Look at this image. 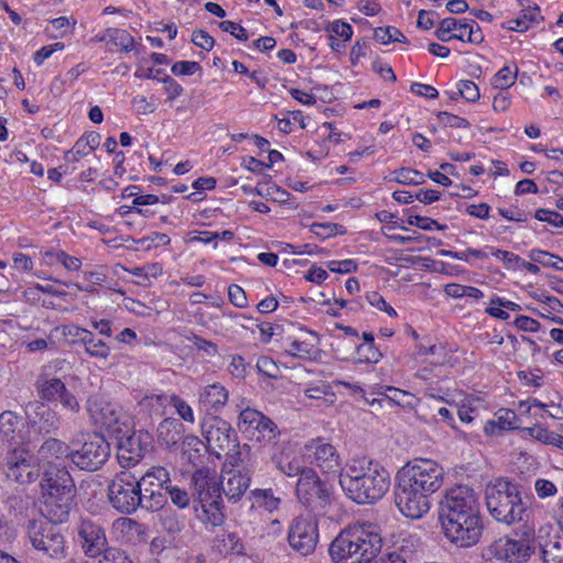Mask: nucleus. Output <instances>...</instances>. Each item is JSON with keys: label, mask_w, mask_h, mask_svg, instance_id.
<instances>
[{"label": "nucleus", "mask_w": 563, "mask_h": 563, "mask_svg": "<svg viewBox=\"0 0 563 563\" xmlns=\"http://www.w3.org/2000/svg\"><path fill=\"white\" fill-rule=\"evenodd\" d=\"M444 479L443 467L433 460L408 462L397 474L395 504L400 512L419 519L430 509V496L440 489Z\"/></svg>", "instance_id": "1"}, {"label": "nucleus", "mask_w": 563, "mask_h": 563, "mask_svg": "<svg viewBox=\"0 0 563 563\" xmlns=\"http://www.w3.org/2000/svg\"><path fill=\"white\" fill-rule=\"evenodd\" d=\"M380 527L369 521L347 525L332 540L329 554L334 563H371L382 551Z\"/></svg>", "instance_id": "2"}, {"label": "nucleus", "mask_w": 563, "mask_h": 563, "mask_svg": "<svg viewBox=\"0 0 563 563\" xmlns=\"http://www.w3.org/2000/svg\"><path fill=\"white\" fill-rule=\"evenodd\" d=\"M340 485L353 501L373 504L388 492L390 476L377 462L366 457L352 459L340 473Z\"/></svg>", "instance_id": "3"}, {"label": "nucleus", "mask_w": 563, "mask_h": 563, "mask_svg": "<svg viewBox=\"0 0 563 563\" xmlns=\"http://www.w3.org/2000/svg\"><path fill=\"white\" fill-rule=\"evenodd\" d=\"M191 489L198 519L211 528L221 526L223 512L222 493L214 472L199 468L191 476Z\"/></svg>", "instance_id": "4"}, {"label": "nucleus", "mask_w": 563, "mask_h": 563, "mask_svg": "<svg viewBox=\"0 0 563 563\" xmlns=\"http://www.w3.org/2000/svg\"><path fill=\"white\" fill-rule=\"evenodd\" d=\"M485 498L487 509L495 520L508 526L522 520L526 506L518 485L498 478L487 485Z\"/></svg>", "instance_id": "5"}, {"label": "nucleus", "mask_w": 563, "mask_h": 563, "mask_svg": "<svg viewBox=\"0 0 563 563\" xmlns=\"http://www.w3.org/2000/svg\"><path fill=\"white\" fill-rule=\"evenodd\" d=\"M536 551L533 529L522 527L512 534L492 542L483 552L486 560L496 559L507 563H525Z\"/></svg>", "instance_id": "6"}, {"label": "nucleus", "mask_w": 563, "mask_h": 563, "mask_svg": "<svg viewBox=\"0 0 563 563\" xmlns=\"http://www.w3.org/2000/svg\"><path fill=\"white\" fill-rule=\"evenodd\" d=\"M76 541L85 556L97 559L98 563L109 559L114 560L122 551L109 544L103 522L91 517H84L77 523Z\"/></svg>", "instance_id": "7"}, {"label": "nucleus", "mask_w": 563, "mask_h": 563, "mask_svg": "<svg viewBox=\"0 0 563 563\" xmlns=\"http://www.w3.org/2000/svg\"><path fill=\"white\" fill-rule=\"evenodd\" d=\"M27 537L33 549L43 559L62 561L66 558V540L56 525L33 520L27 526Z\"/></svg>", "instance_id": "8"}, {"label": "nucleus", "mask_w": 563, "mask_h": 563, "mask_svg": "<svg viewBox=\"0 0 563 563\" xmlns=\"http://www.w3.org/2000/svg\"><path fill=\"white\" fill-rule=\"evenodd\" d=\"M87 409L93 423L112 435L126 434L133 428L131 417L118 404L100 394L89 397Z\"/></svg>", "instance_id": "9"}, {"label": "nucleus", "mask_w": 563, "mask_h": 563, "mask_svg": "<svg viewBox=\"0 0 563 563\" xmlns=\"http://www.w3.org/2000/svg\"><path fill=\"white\" fill-rule=\"evenodd\" d=\"M481 515V506L477 494L466 485H456L445 490L440 500V521L462 519Z\"/></svg>", "instance_id": "10"}, {"label": "nucleus", "mask_w": 563, "mask_h": 563, "mask_svg": "<svg viewBox=\"0 0 563 563\" xmlns=\"http://www.w3.org/2000/svg\"><path fill=\"white\" fill-rule=\"evenodd\" d=\"M110 456V444L99 433L81 437L73 442L70 461L80 470L93 472L99 470Z\"/></svg>", "instance_id": "11"}, {"label": "nucleus", "mask_w": 563, "mask_h": 563, "mask_svg": "<svg viewBox=\"0 0 563 563\" xmlns=\"http://www.w3.org/2000/svg\"><path fill=\"white\" fill-rule=\"evenodd\" d=\"M108 496L112 507L125 515L133 514L139 507L144 508V496H141L136 476L123 471L115 475L108 488Z\"/></svg>", "instance_id": "12"}, {"label": "nucleus", "mask_w": 563, "mask_h": 563, "mask_svg": "<svg viewBox=\"0 0 563 563\" xmlns=\"http://www.w3.org/2000/svg\"><path fill=\"white\" fill-rule=\"evenodd\" d=\"M239 428L251 441L263 446H275L280 435L277 424L261 411L246 408L239 417Z\"/></svg>", "instance_id": "13"}, {"label": "nucleus", "mask_w": 563, "mask_h": 563, "mask_svg": "<svg viewBox=\"0 0 563 563\" xmlns=\"http://www.w3.org/2000/svg\"><path fill=\"white\" fill-rule=\"evenodd\" d=\"M299 501L311 510L323 509L331 501V489L311 467L301 471L296 486Z\"/></svg>", "instance_id": "14"}, {"label": "nucleus", "mask_w": 563, "mask_h": 563, "mask_svg": "<svg viewBox=\"0 0 563 563\" xmlns=\"http://www.w3.org/2000/svg\"><path fill=\"white\" fill-rule=\"evenodd\" d=\"M169 482V473L163 466H153L140 478L136 477L141 496H144V508L151 510L163 508L166 503L165 488Z\"/></svg>", "instance_id": "15"}, {"label": "nucleus", "mask_w": 563, "mask_h": 563, "mask_svg": "<svg viewBox=\"0 0 563 563\" xmlns=\"http://www.w3.org/2000/svg\"><path fill=\"white\" fill-rule=\"evenodd\" d=\"M201 433L206 439L207 450L218 457L221 452L235 446L236 432L228 421L218 416L208 415L202 419Z\"/></svg>", "instance_id": "16"}, {"label": "nucleus", "mask_w": 563, "mask_h": 563, "mask_svg": "<svg viewBox=\"0 0 563 563\" xmlns=\"http://www.w3.org/2000/svg\"><path fill=\"white\" fill-rule=\"evenodd\" d=\"M443 532L451 543L459 548H471L482 538L484 525L481 515L441 522Z\"/></svg>", "instance_id": "17"}, {"label": "nucleus", "mask_w": 563, "mask_h": 563, "mask_svg": "<svg viewBox=\"0 0 563 563\" xmlns=\"http://www.w3.org/2000/svg\"><path fill=\"white\" fill-rule=\"evenodd\" d=\"M288 542L300 555L312 553L318 543V526L316 519L307 514L297 516L288 531Z\"/></svg>", "instance_id": "18"}, {"label": "nucleus", "mask_w": 563, "mask_h": 563, "mask_svg": "<svg viewBox=\"0 0 563 563\" xmlns=\"http://www.w3.org/2000/svg\"><path fill=\"white\" fill-rule=\"evenodd\" d=\"M4 472L8 478L21 484L34 482L40 474L33 454L24 448H14L8 453Z\"/></svg>", "instance_id": "19"}, {"label": "nucleus", "mask_w": 563, "mask_h": 563, "mask_svg": "<svg viewBox=\"0 0 563 563\" xmlns=\"http://www.w3.org/2000/svg\"><path fill=\"white\" fill-rule=\"evenodd\" d=\"M435 36L442 42L453 38L468 43H481L484 38L479 25L471 19H443L435 30Z\"/></svg>", "instance_id": "20"}, {"label": "nucleus", "mask_w": 563, "mask_h": 563, "mask_svg": "<svg viewBox=\"0 0 563 563\" xmlns=\"http://www.w3.org/2000/svg\"><path fill=\"white\" fill-rule=\"evenodd\" d=\"M42 488L49 496L73 499L75 483L65 465L48 462L43 474Z\"/></svg>", "instance_id": "21"}, {"label": "nucleus", "mask_w": 563, "mask_h": 563, "mask_svg": "<svg viewBox=\"0 0 563 563\" xmlns=\"http://www.w3.org/2000/svg\"><path fill=\"white\" fill-rule=\"evenodd\" d=\"M118 442V459L125 466L135 465L144 456L147 451V434L131 431L126 434H114Z\"/></svg>", "instance_id": "22"}, {"label": "nucleus", "mask_w": 563, "mask_h": 563, "mask_svg": "<svg viewBox=\"0 0 563 563\" xmlns=\"http://www.w3.org/2000/svg\"><path fill=\"white\" fill-rule=\"evenodd\" d=\"M305 449L313 463L324 472H336L341 465V459L336 449L322 438L308 441Z\"/></svg>", "instance_id": "23"}, {"label": "nucleus", "mask_w": 563, "mask_h": 563, "mask_svg": "<svg viewBox=\"0 0 563 563\" xmlns=\"http://www.w3.org/2000/svg\"><path fill=\"white\" fill-rule=\"evenodd\" d=\"M424 354L428 356L424 361L426 365L417 372V376L430 385L437 384L438 380H434V378L440 377L443 372L442 366L448 361L445 349L442 345L434 344L429 346Z\"/></svg>", "instance_id": "24"}, {"label": "nucleus", "mask_w": 563, "mask_h": 563, "mask_svg": "<svg viewBox=\"0 0 563 563\" xmlns=\"http://www.w3.org/2000/svg\"><path fill=\"white\" fill-rule=\"evenodd\" d=\"M544 528L539 530L538 545L543 563H563V536L558 532L543 536Z\"/></svg>", "instance_id": "25"}, {"label": "nucleus", "mask_w": 563, "mask_h": 563, "mask_svg": "<svg viewBox=\"0 0 563 563\" xmlns=\"http://www.w3.org/2000/svg\"><path fill=\"white\" fill-rule=\"evenodd\" d=\"M319 338L313 332L294 338L285 347V353L301 360H309L318 353Z\"/></svg>", "instance_id": "26"}, {"label": "nucleus", "mask_w": 563, "mask_h": 563, "mask_svg": "<svg viewBox=\"0 0 563 563\" xmlns=\"http://www.w3.org/2000/svg\"><path fill=\"white\" fill-rule=\"evenodd\" d=\"M227 477H223L220 483L221 493L225 495L229 500H239L251 483L249 473L229 472Z\"/></svg>", "instance_id": "27"}, {"label": "nucleus", "mask_w": 563, "mask_h": 563, "mask_svg": "<svg viewBox=\"0 0 563 563\" xmlns=\"http://www.w3.org/2000/svg\"><path fill=\"white\" fill-rule=\"evenodd\" d=\"M184 424L174 418L164 419L157 428V440L166 448H173L183 439Z\"/></svg>", "instance_id": "28"}, {"label": "nucleus", "mask_w": 563, "mask_h": 563, "mask_svg": "<svg viewBox=\"0 0 563 563\" xmlns=\"http://www.w3.org/2000/svg\"><path fill=\"white\" fill-rule=\"evenodd\" d=\"M71 499L53 497L46 494L44 503V512L47 522L53 525L62 523L68 519Z\"/></svg>", "instance_id": "29"}, {"label": "nucleus", "mask_w": 563, "mask_h": 563, "mask_svg": "<svg viewBox=\"0 0 563 563\" xmlns=\"http://www.w3.org/2000/svg\"><path fill=\"white\" fill-rule=\"evenodd\" d=\"M389 394L383 398H374L371 400L372 404L378 401L379 407L397 405L400 407L412 408L418 402V397L407 389H386Z\"/></svg>", "instance_id": "30"}, {"label": "nucleus", "mask_w": 563, "mask_h": 563, "mask_svg": "<svg viewBox=\"0 0 563 563\" xmlns=\"http://www.w3.org/2000/svg\"><path fill=\"white\" fill-rule=\"evenodd\" d=\"M71 448L58 439L51 438L46 440L38 449V455L42 460L48 462L59 461L63 457L70 459Z\"/></svg>", "instance_id": "31"}, {"label": "nucleus", "mask_w": 563, "mask_h": 563, "mask_svg": "<svg viewBox=\"0 0 563 563\" xmlns=\"http://www.w3.org/2000/svg\"><path fill=\"white\" fill-rule=\"evenodd\" d=\"M100 41H106L108 44L117 46L125 53L132 51L140 53V49L135 47V41L133 36L126 30L108 29L100 37Z\"/></svg>", "instance_id": "32"}, {"label": "nucleus", "mask_w": 563, "mask_h": 563, "mask_svg": "<svg viewBox=\"0 0 563 563\" xmlns=\"http://www.w3.org/2000/svg\"><path fill=\"white\" fill-rule=\"evenodd\" d=\"M21 420L15 412L7 410L0 415V437L3 441L16 443Z\"/></svg>", "instance_id": "33"}, {"label": "nucleus", "mask_w": 563, "mask_h": 563, "mask_svg": "<svg viewBox=\"0 0 563 563\" xmlns=\"http://www.w3.org/2000/svg\"><path fill=\"white\" fill-rule=\"evenodd\" d=\"M112 529L128 541L140 539L145 534L143 525L128 517L115 519L112 523Z\"/></svg>", "instance_id": "34"}, {"label": "nucleus", "mask_w": 563, "mask_h": 563, "mask_svg": "<svg viewBox=\"0 0 563 563\" xmlns=\"http://www.w3.org/2000/svg\"><path fill=\"white\" fill-rule=\"evenodd\" d=\"M227 401V389H205L199 396V404L206 411L209 409L218 410L223 407Z\"/></svg>", "instance_id": "35"}, {"label": "nucleus", "mask_w": 563, "mask_h": 563, "mask_svg": "<svg viewBox=\"0 0 563 563\" xmlns=\"http://www.w3.org/2000/svg\"><path fill=\"white\" fill-rule=\"evenodd\" d=\"M517 76L518 66L507 63L494 75L493 86L500 90H507L516 82Z\"/></svg>", "instance_id": "36"}, {"label": "nucleus", "mask_w": 563, "mask_h": 563, "mask_svg": "<svg viewBox=\"0 0 563 563\" xmlns=\"http://www.w3.org/2000/svg\"><path fill=\"white\" fill-rule=\"evenodd\" d=\"M275 466L287 476H298L300 477L301 471L306 468V466L300 465V461L297 459L289 460L288 455L276 454L273 453L271 456Z\"/></svg>", "instance_id": "37"}, {"label": "nucleus", "mask_w": 563, "mask_h": 563, "mask_svg": "<svg viewBox=\"0 0 563 563\" xmlns=\"http://www.w3.org/2000/svg\"><path fill=\"white\" fill-rule=\"evenodd\" d=\"M85 345V351L92 357L107 360L110 355V347L108 344L99 339H96L89 331V335L81 338Z\"/></svg>", "instance_id": "38"}, {"label": "nucleus", "mask_w": 563, "mask_h": 563, "mask_svg": "<svg viewBox=\"0 0 563 563\" xmlns=\"http://www.w3.org/2000/svg\"><path fill=\"white\" fill-rule=\"evenodd\" d=\"M482 251H486L488 253V256L492 255L499 260L504 264L506 269H519V265L521 263V257L519 255L489 245H486Z\"/></svg>", "instance_id": "39"}, {"label": "nucleus", "mask_w": 563, "mask_h": 563, "mask_svg": "<svg viewBox=\"0 0 563 563\" xmlns=\"http://www.w3.org/2000/svg\"><path fill=\"white\" fill-rule=\"evenodd\" d=\"M393 180L401 185L417 186L423 184L426 177L417 169L402 167L393 172Z\"/></svg>", "instance_id": "40"}, {"label": "nucleus", "mask_w": 563, "mask_h": 563, "mask_svg": "<svg viewBox=\"0 0 563 563\" xmlns=\"http://www.w3.org/2000/svg\"><path fill=\"white\" fill-rule=\"evenodd\" d=\"M532 262L539 263L544 267L554 268L563 272V258L540 249H533L529 253Z\"/></svg>", "instance_id": "41"}, {"label": "nucleus", "mask_w": 563, "mask_h": 563, "mask_svg": "<svg viewBox=\"0 0 563 563\" xmlns=\"http://www.w3.org/2000/svg\"><path fill=\"white\" fill-rule=\"evenodd\" d=\"M218 542L220 543L221 551L231 554H244V545L241 538L235 532L224 531L218 536Z\"/></svg>", "instance_id": "42"}, {"label": "nucleus", "mask_w": 563, "mask_h": 563, "mask_svg": "<svg viewBox=\"0 0 563 563\" xmlns=\"http://www.w3.org/2000/svg\"><path fill=\"white\" fill-rule=\"evenodd\" d=\"M76 20H71L67 16H59L49 21V26L46 29L49 37L58 38L63 37L74 30Z\"/></svg>", "instance_id": "43"}, {"label": "nucleus", "mask_w": 563, "mask_h": 563, "mask_svg": "<svg viewBox=\"0 0 563 563\" xmlns=\"http://www.w3.org/2000/svg\"><path fill=\"white\" fill-rule=\"evenodd\" d=\"M251 494L254 498V503L268 511L276 510L280 504V498L275 496L271 488L255 489L252 490Z\"/></svg>", "instance_id": "44"}, {"label": "nucleus", "mask_w": 563, "mask_h": 563, "mask_svg": "<svg viewBox=\"0 0 563 563\" xmlns=\"http://www.w3.org/2000/svg\"><path fill=\"white\" fill-rule=\"evenodd\" d=\"M277 121L278 130L286 134L292 132L295 124H298L300 129H306L305 117L300 110L288 111L283 118H278Z\"/></svg>", "instance_id": "45"}, {"label": "nucleus", "mask_w": 563, "mask_h": 563, "mask_svg": "<svg viewBox=\"0 0 563 563\" xmlns=\"http://www.w3.org/2000/svg\"><path fill=\"white\" fill-rule=\"evenodd\" d=\"M310 231L318 238L325 240L335 235L345 234L346 230L343 225L338 223L324 222L312 223Z\"/></svg>", "instance_id": "46"}, {"label": "nucleus", "mask_w": 563, "mask_h": 563, "mask_svg": "<svg viewBox=\"0 0 563 563\" xmlns=\"http://www.w3.org/2000/svg\"><path fill=\"white\" fill-rule=\"evenodd\" d=\"M325 31L329 35L341 38L343 42H349L353 36V27L350 23L344 22L343 20H334L330 22L327 25Z\"/></svg>", "instance_id": "47"}, {"label": "nucleus", "mask_w": 563, "mask_h": 563, "mask_svg": "<svg viewBox=\"0 0 563 563\" xmlns=\"http://www.w3.org/2000/svg\"><path fill=\"white\" fill-rule=\"evenodd\" d=\"M375 38L385 45L391 42L405 43L407 41L406 36L395 26L377 27Z\"/></svg>", "instance_id": "48"}, {"label": "nucleus", "mask_w": 563, "mask_h": 563, "mask_svg": "<svg viewBox=\"0 0 563 563\" xmlns=\"http://www.w3.org/2000/svg\"><path fill=\"white\" fill-rule=\"evenodd\" d=\"M439 255L450 257L453 260L468 262L470 256H473L478 260H486L488 257V253L486 251H479L476 249H466L465 251L455 252L451 250H440Z\"/></svg>", "instance_id": "49"}, {"label": "nucleus", "mask_w": 563, "mask_h": 563, "mask_svg": "<svg viewBox=\"0 0 563 563\" xmlns=\"http://www.w3.org/2000/svg\"><path fill=\"white\" fill-rule=\"evenodd\" d=\"M366 301L375 309L385 312L390 318H397V311L384 299L377 291H369L366 294Z\"/></svg>", "instance_id": "50"}, {"label": "nucleus", "mask_w": 563, "mask_h": 563, "mask_svg": "<svg viewBox=\"0 0 563 563\" xmlns=\"http://www.w3.org/2000/svg\"><path fill=\"white\" fill-rule=\"evenodd\" d=\"M158 202H161V198L157 195L146 194V195H137L133 199L132 205H133V208H134L136 213H139V214H141L143 217H148L150 216L148 211L142 209V207H144V206H153V205H156ZM162 202H166L165 197H163Z\"/></svg>", "instance_id": "51"}, {"label": "nucleus", "mask_w": 563, "mask_h": 563, "mask_svg": "<svg viewBox=\"0 0 563 563\" xmlns=\"http://www.w3.org/2000/svg\"><path fill=\"white\" fill-rule=\"evenodd\" d=\"M407 221L408 224L415 225L424 231H443L446 229V224H440L437 220L431 219L429 217L409 216Z\"/></svg>", "instance_id": "52"}, {"label": "nucleus", "mask_w": 563, "mask_h": 563, "mask_svg": "<svg viewBox=\"0 0 563 563\" xmlns=\"http://www.w3.org/2000/svg\"><path fill=\"white\" fill-rule=\"evenodd\" d=\"M166 497L169 496L172 503L179 508H186L189 506L190 496L185 489H180L177 486L168 484L165 488Z\"/></svg>", "instance_id": "53"}, {"label": "nucleus", "mask_w": 563, "mask_h": 563, "mask_svg": "<svg viewBox=\"0 0 563 563\" xmlns=\"http://www.w3.org/2000/svg\"><path fill=\"white\" fill-rule=\"evenodd\" d=\"M43 391H49V394L53 395L56 400H59L66 409L71 411H77L79 409L77 398L68 389H54V394L52 393V389H43Z\"/></svg>", "instance_id": "54"}, {"label": "nucleus", "mask_w": 563, "mask_h": 563, "mask_svg": "<svg viewBox=\"0 0 563 563\" xmlns=\"http://www.w3.org/2000/svg\"><path fill=\"white\" fill-rule=\"evenodd\" d=\"M539 19L540 11L536 8L530 12L529 18L525 14L523 18L511 20L509 22L511 24L509 29L516 32H525L531 26V24L538 23Z\"/></svg>", "instance_id": "55"}, {"label": "nucleus", "mask_w": 563, "mask_h": 563, "mask_svg": "<svg viewBox=\"0 0 563 563\" xmlns=\"http://www.w3.org/2000/svg\"><path fill=\"white\" fill-rule=\"evenodd\" d=\"M172 73L175 76H191L201 70V66L198 62L195 60H180L176 62L172 66Z\"/></svg>", "instance_id": "56"}, {"label": "nucleus", "mask_w": 563, "mask_h": 563, "mask_svg": "<svg viewBox=\"0 0 563 563\" xmlns=\"http://www.w3.org/2000/svg\"><path fill=\"white\" fill-rule=\"evenodd\" d=\"M457 90L460 95L470 102H475L479 99L481 93L477 85L472 80H460L457 82Z\"/></svg>", "instance_id": "57"}, {"label": "nucleus", "mask_w": 563, "mask_h": 563, "mask_svg": "<svg viewBox=\"0 0 563 563\" xmlns=\"http://www.w3.org/2000/svg\"><path fill=\"white\" fill-rule=\"evenodd\" d=\"M64 48H65V45L62 42H56L51 45L43 46L34 53L33 60L37 66H41L55 52H62V51H64Z\"/></svg>", "instance_id": "58"}, {"label": "nucleus", "mask_w": 563, "mask_h": 563, "mask_svg": "<svg viewBox=\"0 0 563 563\" xmlns=\"http://www.w3.org/2000/svg\"><path fill=\"white\" fill-rule=\"evenodd\" d=\"M517 415L510 409H499L496 412V424L503 430L516 429Z\"/></svg>", "instance_id": "59"}, {"label": "nucleus", "mask_w": 563, "mask_h": 563, "mask_svg": "<svg viewBox=\"0 0 563 563\" xmlns=\"http://www.w3.org/2000/svg\"><path fill=\"white\" fill-rule=\"evenodd\" d=\"M164 85V91L167 95V101L173 102L175 99L180 97L184 92V88L173 77L165 75L161 78Z\"/></svg>", "instance_id": "60"}, {"label": "nucleus", "mask_w": 563, "mask_h": 563, "mask_svg": "<svg viewBox=\"0 0 563 563\" xmlns=\"http://www.w3.org/2000/svg\"><path fill=\"white\" fill-rule=\"evenodd\" d=\"M228 297L230 302L236 308H246L249 306L247 296L244 289L236 285H230L228 289Z\"/></svg>", "instance_id": "61"}, {"label": "nucleus", "mask_w": 563, "mask_h": 563, "mask_svg": "<svg viewBox=\"0 0 563 563\" xmlns=\"http://www.w3.org/2000/svg\"><path fill=\"white\" fill-rule=\"evenodd\" d=\"M534 218L541 222H547L554 228L563 227V217L554 210L538 209L534 213Z\"/></svg>", "instance_id": "62"}, {"label": "nucleus", "mask_w": 563, "mask_h": 563, "mask_svg": "<svg viewBox=\"0 0 563 563\" xmlns=\"http://www.w3.org/2000/svg\"><path fill=\"white\" fill-rule=\"evenodd\" d=\"M170 402L181 419H184L185 421L190 422V423L195 422V416H194L192 409L185 400H183L180 397L174 395L170 398Z\"/></svg>", "instance_id": "63"}, {"label": "nucleus", "mask_w": 563, "mask_h": 563, "mask_svg": "<svg viewBox=\"0 0 563 563\" xmlns=\"http://www.w3.org/2000/svg\"><path fill=\"white\" fill-rule=\"evenodd\" d=\"M327 267L332 273L349 274L357 269V263L351 258L342 261H330L327 263Z\"/></svg>", "instance_id": "64"}]
</instances>
